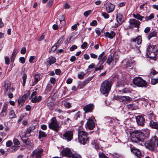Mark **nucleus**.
I'll list each match as a JSON object with an SVG mask.
<instances>
[{
  "mask_svg": "<svg viewBox=\"0 0 158 158\" xmlns=\"http://www.w3.org/2000/svg\"><path fill=\"white\" fill-rule=\"evenodd\" d=\"M88 133L85 131L81 127H80L78 129V139L79 142L83 145L89 142Z\"/></svg>",
  "mask_w": 158,
  "mask_h": 158,
  "instance_id": "f257e3e1",
  "label": "nucleus"
},
{
  "mask_svg": "<svg viewBox=\"0 0 158 158\" xmlns=\"http://www.w3.org/2000/svg\"><path fill=\"white\" fill-rule=\"evenodd\" d=\"M112 82L107 80H105L101 84L100 87V92L103 95L107 96L111 90Z\"/></svg>",
  "mask_w": 158,
  "mask_h": 158,
  "instance_id": "f03ea898",
  "label": "nucleus"
},
{
  "mask_svg": "<svg viewBox=\"0 0 158 158\" xmlns=\"http://www.w3.org/2000/svg\"><path fill=\"white\" fill-rule=\"evenodd\" d=\"M145 145L147 148L153 151L155 148L158 145L157 137L156 136L152 137L150 140L147 141L145 143Z\"/></svg>",
  "mask_w": 158,
  "mask_h": 158,
  "instance_id": "7ed1b4c3",
  "label": "nucleus"
},
{
  "mask_svg": "<svg viewBox=\"0 0 158 158\" xmlns=\"http://www.w3.org/2000/svg\"><path fill=\"white\" fill-rule=\"evenodd\" d=\"M143 136L144 134L141 132L139 131L134 132L131 135V140L134 142L139 143L143 140Z\"/></svg>",
  "mask_w": 158,
  "mask_h": 158,
  "instance_id": "20e7f679",
  "label": "nucleus"
},
{
  "mask_svg": "<svg viewBox=\"0 0 158 158\" xmlns=\"http://www.w3.org/2000/svg\"><path fill=\"white\" fill-rule=\"evenodd\" d=\"M48 127L56 132H57L61 127L55 117L52 118L50 122L48 123Z\"/></svg>",
  "mask_w": 158,
  "mask_h": 158,
  "instance_id": "39448f33",
  "label": "nucleus"
},
{
  "mask_svg": "<svg viewBox=\"0 0 158 158\" xmlns=\"http://www.w3.org/2000/svg\"><path fill=\"white\" fill-rule=\"evenodd\" d=\"M132 16L135 19L143 22L145 21L148 22L154 18L153 14H152L150 16L146 17L142 16L138 13L133 14Z\"/></svg>",
  "mask_w": 158,
  "mask_h": 158,
  "instance_id": "423d86ee",
  "label": "nucleus"
},
{
  "mask_svg": "<svg viewBox=\"0 0 158 158\" xmlns=\"http://www.w3.org/2000/svg\"><path fill=\"white\" fill-rule=\"evenodd\" d=\"M133 84L138 87H145L147 86V82L140 77H136L133 80Z\"/></svg>",
  "mask_w": 158,
  "mask_h": 158,
  "instance_id": "0eeeda50",
  "label": "nucleus"
},
{
  "mask_svg": "<svg viewBox=\"0 0 158 158\" xmlns=\"http://www.w3.org/2000/svg\"><path fill=\"white\" fill-rule=\"evenodd\" d=\"M148 56L151 58L155 57L157 55V52L155 47L149 44L147 48Z\"/></svg>",
  "mask_w": 158,
  "mask_h": 158,
  "instance_id": "6e6552de",
  "label": "nucleus"
},
{
  "mask_svg": "<svg viewBox=\"0 0 158 158\" xmlns=\"http://www.w3.org/2000/svg\"><path fill=\"white\" fill-rule=\"evenodd\" d=\"M73 132L71 131H66L62 135V138L67 141H71L73 139Z\"/></svg>",
  "mask_w": 158,
  "mask_h": 158,
  "instance_id": "1a4fd4ad",
  "label": "nucleus"
},
{
  "mask_svg": "<svg viewBox=\"0 0 158 158\" xmlns=\"http://www.w3.org/2000/svg\"><path fill=\"white\" fill-rule=\"evenodd\" d=\"M123 16L120 14H118L116 15V23L112 26V28H116L120 25L123 23Z\"/></svg>",
  "mask_w": 158,
  "mask_h": 158,
  "instance_id": "9d476101",
  "label": "nucleus"
},
{
  "mask_svg": "<svg viewBox=\"0 0 158 158\" xmlns=\"http://www.w3.org/2000/svg\"><path fill=\"white\" fill-rule=\"evenodd\" d=\"M3 87L5 94L11 93L15 90L13 88L11 87L10 83L9 82H7L6 81L4 82Z\"/></svg>",
  "mask_w": 158,
  "mask_h": 158,
  "instance_id": "9b49d317",
  "label": "nucleus"
},
{
  "mask_svg": "<svg viewBox=\"0 0 158 158\" xmlns=\"http://www.w3.org/2000/svg\"><path fill=\"white\" fill-rule=\"evenodd\" d=\"M37 94L36 91H35L33 92L31 95V102L33 103H35L37 102H39L42 100V98L41 96H39L37 97L36 96Z\"/></svg>",
  "mask_w": 158,
  "mask_h": 158,
  "instance_id": "f8f14e48",
  "label": "nucleus"
},
{
  "mask_svg": "<svg viewBox=\"0 0 158 158\" xmlns=\"http://www.w3.org/2000/svg\"><path fill=\"white\" fill-rule=\"evenodd\" d=\"M149 118L152 119H154V117L153 116V113H151L149 114ZM150 126L153 128L158 129V122H154L152 120L150 121Z\"/></svg>",
  "mask_w": 158,
  "mask_h": 158,
  "instance_id": "ddd939ff",
  "label": "nucleus"
},
{
  "mask_svg": "<svg viewBox=\"0 0 158 158\" xmlns=\"http://www.w3.org/2000/svg\"><path fill=\"white\" fill-rule=\"evenodd\" d=\"M30 94V92L29 91H26L25 94L21 98H20L18 100V103L19 105L22 104L24 102L25 100H26L27 98L29 96Z\"/></svg>",
  "mask_w": 158,
  "mask_h": 158,
  "instance_id": "4468645a",
  "label": "nucleus"
},
{
  "mask_svg": "<svg viewBox=\"0 0 158 158\" xmlns=\"http://www.w3.org/2000/svg\"><path fill=\"white\" fill-rule=\"evenodd\" d=\"M87 127L89 130H92L95 127V124L93 118H89L87 122Z\"/></svg>",
  "mask_w": 158,
  "mask_h": 158,
  "instance_id": "2eb2a0df",
  "label": "nucleus"
},
{
  "mask_svg": "<svg viewBox=\"0 0 158 158\" xmlns=\"http://www.w3.org/2000/svg\"><path fill=\"white\" fill-rule=\"evenodd\" d=\"M62 154L64 156L68 158H70L73 154L70 149L68 148L64 149L62 151Z\"/></svg>",
  "mask_w": 158,
  "mask_h": 158,
  "instance_id": "dca6fc26",
  "label": "nucleus"
},
{
  "mask_svg": "<svg viewBox=\"0 0 158 158\" xmlns=\"http://www.w3.org/2000/svg\"><path fill=\"white\" fill-rule=\"evenodd\" d=\"M136 120L139 125L143 126L144 125L145 119L143 116L141 115L137 116L136 118Z\"/></svg>",
  "mask_w": 158,
  "mask_h": 158,
  "instance_id": "f3484780",
  "label": "nucleus"
},
{
  "mask_svg": "<svg viewBox=\"0 0 158 158\" xmlns=\"http://www.w3.org/2000/svg\"><path fill=\"white\" fill-rule=\"evenodd\" d=\"M43 152V150L42 149L37 148L33 152V155L36 158H41Z\"/></svg>",
  "mask_w": 158,
  "mask_h": 158,
  "instance_id": "a211bd4d",
  "label": "nucleus"
},
{
  "mask_svg": "<svg viewBox=\"0 0 158 158\" xmlns=\"http://www.w3.org/2000/svg\"><path fill=\"white\" fill-rule=\"evenodd\" d=\"M131 26L133 27L138 28L140 24L139 21L134 19H131L129 20Z\"/></svg>",
  "mask_w": 158,
  "mask_h": 158,
  "instance_id": "6ab92c4d",
  "label": "nucleus"
},
{
  "mask_svg": "<svg viewBox=\"0 0 158 158\" xmlns=\"http://www.w3.org/2000/svg\"><path fill=\"white\" fill-rule=\"evenodd\" d=\"M94 106V105L90 104L86 105L84 108V110L86 113L92 112Z\"/></svg>",
  "mask_w": 158,
  "mask_h": 158,
  "instance_id": "aec40b11",
  "label": "nucleus"
},
{
  "mask_svg": "<svg viewBox=\"0 0 158 158\" xmlns=\"http://www.w3.org/2000/svg\"><path fill=\"white\" fill-rule=\"evenodd\" d=\"M114 7L115 6L114 5L111 3H109L106 6V10L107 13H111L114 11Z\"/></svg>",
  "mask_w": 158,
  "mask_h": 158,
  "instance_id": "412c9836",
  "label": "nucleus"
},
{
  "mask_svg": "<svg viewBox=\"0 0 158 158\" xmlns=\"http://www.w3.org/2000/svg\"><path fill=\"white\" fill-rule=\"evenodd\" d=\"M142 40L141 36H139L135 38H133L131 40V44H132L133 43H135L139 45L142 42Z\"/></svg>",
  "mask_w": 158,
  "mask_h": 158,
  "instance_id": "4be33fe9",
  "label": "nucleus"
},
{
  "mask_svg": "<svg viewBox=\"0 0 158 158\" xmlns=\"http://www.w3.org/2000/svg\"><path fill=\"white\" fill-rule=\"evenodd\" d=\"M91 77H88L85 79V81L82 82H80L78 86L80 87V88H83L87 83L91 80Z\"/></svg>",
  "mask_w": 158,
  "mask_h": 158,
  "instance_id": "5701e85b",
  "label": "nucleus"
},
{
  "mask_svg": "<svg viewBox=\"0 0 158 158\" xmlns=\"http://www.w3.org/2000/svg\"><path fill=\"white\" fill-rule=\"evenodd\" d=\"M104 60L102 61H98V62L97 64V66H98L97 68L95 69V71H97L98 70H102L104 68V66L103 64L105 62L104 61Z\"/></svg>",
  "mask_w": 158,
  "mask_h": 158,
  "instance_id": "b1692460",
  "label": "nucleus"
},
{
  "mask_svg": "<svg viewBox=\"0 0 158 158\" xmlns=\"http://www.w3.org/2000/svg\"><path fill=\"white\" fill-rule=\"evenodd\" d=\"M157 31L156 30H152L148 35L147 38L149 40L150 39L153 37H155L156 36Z\"/></svg>",
  "mask_w": 158,
  "mask_h": 158,
  "instance_id": "393cba45",
  "label": "nucleus"
},
{
  "mask_svg": "<svg viewBox=\"0 0 158 158\" xmlns=\"http://www.w3.org/2000/svg\"><path fill=\"white\" fill-rule=\"evenodd\" d=\"M7 108V106L6 104L4 103L2 107V110L0 113V115L2 117H5L6 115V110Z\"/></svg>",
  "mask_w": 158,
  "mask_h": 158,
  "instance_id": "a878e982",
  "label": "nucleus"
},
{
  "mask_svg": "<svg viewBox=\"0 0 158 158\" xmlns=\"http://www.w3.org/2000/svg\"><path fill=\"white\" fill-rule=\"evenodd\" d=\"M23 142L27 146V148L29 149H32L33 147V145L30 140H23Z\"/></svg>",
  "mask_w": 158,
  "mask_h": 158,
  "instance_id": "bb28decb",
  "label": "nucleus"
},
{
  "mask_svg": "<svg viewBox=\"0 0 158 158\" xmlns=\"http://www.w3.org/2000/svg\"><path fill=\"white\" fill-rule=\"evenodd\" d=\"M104 34L105 36H107L110 39H112L115 36V33L113 31H111L110 32H105Z\"/></svg>",
  "mask_w": 158,
  "mask_h": 158,
  "instance_id": "cd10ccee",
  "label": "nucleus"
},
{
  "mask_svg": "<svg viewBox=\"0 0 158 158\" xmlns=\"http://www.w3.org/2000/svg\"><path fill=\"white\" fill-rule=\"evenodd\" d=\"M105 52H102L98 56V61H102V60H104V61H105L107 59V57L106 56H104Z\"/></svg>",
  "mask_w": 158,
  "mask_h": 158,
  "instance_id": "c85d7f7f",
  "label": "nucleus"
},
{
  "mask_svg": "<svg viewBox=\"0 0 158 158\" xmlns=\"http://www.w3.org/2000/svg\"><path fill=\"white\" fill-rule=\"evenodd\" d=\"M56 61V59L54 57L51 56L49 57L47 60V62L49 65L54 63Z\"/></svg>",
  "mask_w": 158,
  "mask_h": 158,
  "instance_id": "c756f323",
  "label": "nucleus"
},
{
  "mask_svg": "<svg viewBox=\"0 0 158 158\" xmlns=\"http://www.w3.org/2000/svg\"><path fill=\"white\" fill-rule=\"evenodd\" d=\"M34 78H35V81L32 85V86H34V85L36 84L38 81L40 80V75L39 74H35L34 75Z\"/></svg>",
  "mask_w": 158,
  "mask_h": 158,
  "instance_id": "7c9ffc66",
  "label": "nucleus"
},
{
  "mask_svg": "<svg viewBox=\"0 0 158 158\" xmlns=\"http://www.w3.org/2000/svg\"><path fill=\"white\" fill-rule=\"evenodd\" d=\"M134 153L139 158H140L141 156L140 152L136 149H133L132 150Z\"/></svg>",
  "mask_w": 158,
  "mask_h": 158,
  "instance_id": "2f4dec72",
  "label": "nucleus"
},
{
  "mask_svg": "<svg viewBox=\"0 0 158 158\" xmlns=\"http://www.w3.org/2000/svg\"><path fill=\"white\" fill-rule=\"evenodd\" d=\"M114 60V57H113L111 55H110L108 57V58L106 61V63L108 65H110L111 63Z\"/></svg>",
  "mask_w": 158,
  "mask_h": 158,
  "instance_id": "473e14b6",
  "label": "nucleus"
},
{
  "mask_svg": "<svg viewBox=\"0 0 158 158\" xmlns=\"http://www.w3.org/2000/svg\"><path fill=\"white\" fill-rule=\"evenodd\" d=\"M35 127L34 126L32 127H29L28 128L26 132V134H29V136H30V133L32 132V131L34 130Z\"/></svg>",
  "mask_w": 158,
  "mask_h": 158,
  "instance_id": "72a5a7b5",
  "label": "nucleus"
},
{
  "mask_svg": "<svg viewBox=\"0 0 158 158\" xmlns=\"http://www.w3.org/2000/svg\"><path fill=\"white\" fill-rule=\"evenodd\" d=\"M9 118L10 119L15 118H16V115L13 110H11L9 113Z\"/></svg>",
  "mask_w": 158,
  "mask_h": 158,
  "instance_id": "f704fd0d",
  "label": "nucleus"
},
{
  "mask_svg": "<svg viewBox=\"0 0 158 158\" xmlns=\"http://www.w3.org/2000/svg\"><path fill=\"white\" fill-rule=\"evenodd\" d=\"M133 66V63L130 61H128L127 62L126 67L127 69H131Z\"/></svg>",
  "mask_w": 158,
  "mask_h": 158,
  "instance_id": "c9c22d12",
  "label": "nucleus"
},
{
  "mask_svg": "<svg viewBox=\"0 0 158 158\" xmlns=\"http://www.w3.org/2000/svg\"><path fill=\"white\" fill-rule=\"evenodd\" d=\"M124 82L123 81H118L116 84L117 87H121L124 86Z\"/></svg>",
  "mask_w": 158,
  "mask_h": 158,
  "instance_id": "e433bc0d",
  "label": "nucleus"
},
{
  "mask_svg": "<svg viewBox=\"0 0 158 158\" xmlns=\"http://www.w3.org/2000/svg\"><path fill=\"white\" fill-rule=\"evenodd\" d=\"M46 135L45 132L41 130H40L39 131V138L40 139L42 137H45L46 136Z\"/></svg>",
  "mask_w": 158,
  "mask_h": 158,
  "instance_id": "4c0bfd02",
  "label": "nucleus"
},
{
  "mask_svg": "<svg viewBox=\"0 0 158 158\" xmlns=\"http://www.w3.org/2000/svg\"><path fill=\"white\" fill-rule=\"evenodd\" d=\"M124 96H117L116 97L117 100H119L121 102H125Z\"/></svg>",
  "mask_w": 158,
  "mask_h": 158,
  "instance_id": "58836bf2",
  "label": "nucleus"
},
{
  "mask_svg": "<svg viewBox=\"0 0 158 158\" xmlns=\"http://www.w3.org/2000/svg\"><path fill=\"white\" fill-rule=\"evenodd\" d=\"M70 158H82L81 155L77 153H73Z\"/></svg>",
  "mask_w": 158,
  "mask_h": 158,
  "instance_id": "ea45409f",
  "label": "nucleus"
},
{
  "mask_svg": "<svg viewBox=\"0 0 158 158\" xmlns=\"http://www.w3.org/2000/svg\"><path fill=\"white\" fill-rule=\"evenodd\" d=\"M19 146H17L15 145L12 146L11 147V148L12 149V150L10 151V152H16L17 150L19 148Z\"/></svg>",
  "mask_w": 158,
  "mask_h": 158,
  "instance_id": "a19ab883",
  "label": "nucleus"
},
{
  "mask_svg": "<svg viewBox=\"0 0 158 158\" xmlns=\"http://www.w3.org/2000/svg\"><path fill=\"white\" fill-rule=\"evenodd\" d=\"M52 88V86L50 84H48L46 88L45 92L47 93L51 91Z\"/></svg>",
  "mask_w": 158,
  "mask_h": 158,
  "instance_id": "79ce46f5",
  "label": "nucleus"
},
{
  "mask_svg": "<svg viewBox=\"0 0 158 158\" xmlns=\"http://www.w3.org/2000/svg\"><path fill=\"white\" fill-rule=\"evenodd\" d=\"M27 76L25 74H24L23 75L22 79L23 80V85L24 86L26 83Z\"/></svg>",
  "mask_w": 158,
  "mask_h": 158,
  "instance_id": "37998d69",
  "label": "nucleus"
},
{
  "mask_svg": "<svg viewBox=\"0 0 158 158\" xmlns=\"http://www.w3.org/2000/svg\"><path fill=\"white\" fill-rule=\"evenodd\" d=\"M54 104V103L51 101L48 103L47 106L49 107L50 109L52 110L53 109Z\"/></svg>",
  "mask_w": 158,
  "mask_h": 158,
  "instance_id": "c03bdc74",
  "label": "nucleus"
},
{
  "mask_svg": "<svg viewBox=\"0 0 158 158\" xmlns=\"http://www.w3.org/2000/svg\"><path fill=\"white\" fill-rule=\"evenodd\" d=\"M85 75V74L84 72H81L80 74H78V77L80 79H83Z\"/></svg>",
  "mask_w": 158,
  "mask_h": 158,
  "instance_id": "a18cd8bd",
  "label": "nucleus"
},
{
  "mask_svg": "<svg viewBox=\"0 0 158 158\" xmlns=\"http://www.w3.org/2000/svg\"><path fill=\"white\" fill-rule=\"evenodd\" d=\"M158 83V77L156 79H152L151 81V84L152 85H155Z\"/></svg>",
  "mask_w": 158,
  "mask_h": 158,
  "instance_id": "49530a36",
  "label": "nucleus"
},
{
  "mask_svg": "<svg viewBox=\"0 0 158 158\" xmlns=\"http://www.w3.org/2000/svg\"><path fill=\"white\" fill-rule=\"evenodd\" d=\"M58 46V45L55 44L51 48V50L50 51V52H52L55 51L57 49V47Z\"/></svg>",
  "mask_w": 158,
  "mask_h": 158,
  "instance_id": "de8ad7c7",
  "label": "nucleus"
},
{
  "mask_svg": "<svg viewBox=\"0 0 158 158\" xmlns=\"http://www.w3.org/2000/svg\"><path fill=\"white\" fill-rule=\"evenodd\" d=\"M59 20L60 23H63L65 24V21H64V15H62L60 16L59 18Z\"/></svg>",
  "mask_w": 158,
  "mask_h": 158,
  "instance_id": "09e8293b",
  "label": "nucleus"
},
{
  "mask_svg": "<svg viewBox=\"0 0 158 158\" xmlns=\"http://www.w3.org/2000/svg\"><path fill=\"white\" fill-rule=\"evenodd\" d=\"M13 142L15 145L19 146L20 144V142L16 139H14L13 140Z\"/></svg>",
  "mask_w": 158,
  "mask_h": 158,
  "instance_id": "8fccbe9b",
  "label": "nucleus"
},
{
  "mask_svg": "<svg viewBox=\"0 0 158 158\" xmlns=\"http://www.w3.org/2000/svg\"><path fill=\"white\" fill-rule=\"evenodd\" d=\"M99 156L100 158H108L102 152L99 153Z\"/></svg>",
  "mask_w": 158,
  "mask_h": 158,
  "instance_id": "3c124183",
  "label": "nucleus"
},
{
  "mask_svg": "<svg viewBox=\"0 0 158 158\" xmlns=\"http://www.w3.org/2000/svg\"><path fill=\"white\" fill-rule=\"evenodd\" d=\"M64 106L66 108H69L71 107V104L69 102H65L64 103Z\"/></svg>",
  "mask_w": 158,
  "mask_h": 158,
  "instance_id": "603ef678",
  "label": "nucleus"
},
{
  "mask_svg": "<svg viewBox=\"0 0 158 158\" xmlns=\"http://www.w3.org/2000/svg\"><path fill=\"white\" fill-rule=\"evenodd\" d=\"M91 12V10H88V11H85L84 13V15L85 17H87L89 15Z\"/></svg>",
  "mask_w": 158,
  "mask_h": 158,
  "instance_id": "864d4df0",
  "label": "nucleus"
},
{
  "mask_svg": "<svg viewBox=\"0 0 158 158\" xmlns=\"http://www.w3.org/2000/svg\"><path fill=\"white\" fill-rule=\"evenodd\" d=\"M88 44L86 42H84L81 46V48L82 49L85 48L87 46Z\"/></svg>",
  "mask_w": 158,
  "mask_h": 158,
  "instance_id": "5fc2aeb1",
  "label": "nucleus"
},
{
  "mask_svg": "<svg viewBox=\"0 0 158 158\" xmlns=\"http://www.w3.org/2000/svg\"><path fill=\"white\" fill-rule=\"evenodd\" d=\"M19 61L22 64H24L25 61V60L23 57H20L19 58Z\"/></svg>",
  "mask_w": 158,
  "mask_h": 158,
  "instance_id": "6e6d98bb",
  "label": "nucleus"
},
{
  "mask_svg": "<svg viewBox=\"0 0 158 158\" xmlns=\"http://www.w3.org/2000/svg\"><path fill=\"white\" fill-rule=\"evenodd\" d=\"M12 144V142L10 140L7 141L6 143V146L7 147H10Z\"/></svg>",
  "mask_w": 158,
  "mask_h": 158,
  "instance_id": "4d7b16f0",
  "label": "nucleus"
},
{
  "mask_svg": "<svg viewBox=\"0 0 158 158\" xmlns=\"http://www.w3.org/2000/svg\"><path fill=\"white\" fill-rule=\"evenodd\" d=\"M25 116V114H21L20 116L19 117V119H18V122H21L23 119L24 118V117Z\"/></svg>",
  "mask_w": 158,
  "mask_h": 158,
  "instance_id": "13d9d810",
  "label": "nucleus"
},
{
  "mask_svg": "<svg viewBox=\"0 0 158 158\" xmlns=\"http://www.w3.org/2000/svg\"><path fill=\"white\" fill-rule=\"evenodd\" d=\"M63 36L61 37L55 44H56V45H58V46L59 44H60L63 41Z\"/></svg>",
  "mask_w": 158,
  "mask_h": 158,
  "instance_id": "bf43d9fd",
  "label": "nucleus"
},
{
  "mask_svg": "<svg viewBox=\"0 0 158 158\" xmlns=\"http://www.w3.org/2000/svg\"><path fill=\"white\" fill-rule=\"evenodd\" d=\"M102 15L105 19H108L109 18V16L108 14L106 13L102 12Z\"/></svg>",
  "mask_w": 158,
  "mask_h": 158,
  "instance_id": "052dcab7",
  "label": "nucleus"
},
{
  "mask_svg": "<svg viewBox=\"0 0 158 158\" xmlns=\"http://www.w3.org/2000/svg\"><path fill=\"white\" fill-rule=\"evenodd\" d=\"M50 81L52 84H54L56 82V79L54 77H52L50 79Z\"/></svg>",
  "mask_w": 158,
  "mask_h": 158,
  "instance_id": "680f3d73",
  "label": "nucleus"
},
{
  "mask_svg": "<svg viewBox=\"0 0 158 158\" xmlns=\"http://www.w3.org/2000/svg\"><path fill=\"white\" fill-rule=\"evenodd\" d=\"M130 91H131L130 89L127 88H125L124 89H123L122 91V92L123 93H129L130 92Z\"/></svg>",
  "mask_w": 158,
  "mask_h": 158,
  "instance_id": "e2e57ef3",
  "label": "nucleus"
},
{
  "mask_svg": "<svg viewBox=\"0 0 158 158\" xmlns=\"http://www.w3.org/2000/svg\"><path fill=\"white\" fill-rule=\"evenodd\" d=\"M77 48V47L75 45H73L70 48L69 50L70 51H73L74 50L76 49Z\"/></svg>",
  "mask_w": 158,
  "mask_h": 158,
  "instance_id": "0e129e2a",
  "label": "nucleus"
},
{
  "mask_svg": "<svg viewBox=\"0 0 158 158\" xmlns=\"http://www.w3.org/2000/svg\"><path fill=\"white\" fill-rule=\"evenodd\" d=\"M5 64H9L10 59L7 56H6L5 58Z\"/></svg>",
  "mask_w": 158,
  "mask_h": 158,
  "instance_id": "69168bd1",
  "label": "nucleus"
},
{
  "mask_svg": "<svg viewBox=\"0 0 158 158\" xmlns=\"http://www.w3.org/2000/svg\"><path fill=\"white\" fill-rule=\"evenodd\" d=\"M80 117V112L78 111L75 114L74 118L75 120H77L78 118Z\"/></svg>",
  "mask_w": 158,
  "mask_h": 158,
  "instance_id": "338daca9",
  "label": "nucleus"
},
{
  "mask_svg": "<svg viewBox=\"0 0 158 158\" xmlns=\"http://www.w3.org/2000/svg\"><path fill=\"white\" fill-rule=\"evenodd\" d=\"M26 52V49L25 48L23 47L21 48V53L22 54H25Z\"/></svg>",
  "mask_w": 158,
  "mask_h": 158,
  "instance_id": "774afa93",
  "label": "nucleus"
}]
</instances>
